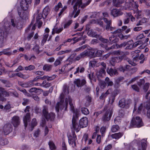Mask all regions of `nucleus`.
Segmentation results:
<instances>
[{"instance_id": "obj_1", "label": "nucleus", "mask_w": 150, "mask_h": 150, "mask_svg": "<svg viewBox=\"0 0 150 150\" xmlns=\"http://www.w3.org/2000/svg\"><path fill=\"white\" fill-rule=\"evenodd\" d=\"M67 91V90L66 89L64 91V93H62L61 94L60 97L61 100L57 103L55 107L56 110L57 112L59 111V109L60 110H62L64 108L65 110H66L69 103L70 107V110L74 113L72 119V125L71 129H73L76 132H78L82 128L81 126L80 125H79L76 122L77 120V115L79 114V110L76 109L75 111L74 107L72 103V99L69 96L67 97L65 99V102L63 101L62 99L64 98V94H65V92H66Z\"/></svg>"}, {"instance_id": "obj_2", "label": "nucleus", "mask_w": 150, "mask_h": 150, "mask_svg": "<svg viewBox=\"0 0 150 150\" xmlns=\"http://www.w3.org/2000/svg\"><path fill=\"white\" fill-rule=\"evenodd\" d=\"M145 110L143 109L142 104H135L134 108L133 111V117L132 120L131 124L135 127H140L143 125L142 119L139 117L135 116L137 114L140 113L142 111L143 113H145Z\"/></svg>"}, {"instance_id": "obj_3", "label": "nucleus", "mask_w": 150, "mask_h": 150, "mask_svg": "<svg viewBox=\"0 0 150 150\" xmlns=\"http://www.w3.org/2000/svg\"><path fill=\"white\" fill-rule=\"evenodd\" d=\"M99 39L100 40L104 43L103 44H102L101 45V46L105 48L107 50H109L110 49L113 48H118L120 47H125L126 46H127V47L128 48L131 49L132 48V44L133 43L132 40H131L127 42H125L122 43L120 45H117L115 44L113 45L112 47H108V46L109 45V44H108L107 45H106L105 44V43H106L108 42V40L104 39L102 38H100Z\"/></svg>"}, {"instance_id": "obj_4", "label": "nucleus", "mask_w": 150, "mask_h": 150, "mask_svg": "<svg viewBox=\"0 0 150 150\" xmlns=\"http://www.w3.org/2000/svg\"><path fill=\"white\" fill-rule=\"evenodd\" d=\"M91 1V0H88L86 3L82 4L81 0H73L72 2V4H75V5L74 6V10L72 13L71 17H73L74 16V18H75L79 15L80 10L79 9L77 10L78 6L79 7L80 6L81 8H83L89 4Z\"/></svg>"}, {"instance_id": "obj_5", "label": "nucleus", "mask_w": 150, "mask_h": 150, "mask_svg": "<svg viewBox=\"0 0 150 150\" xmlns=\"http://www.w3.org/2000/svg\"><path fill=\"white\" fill-rule=\"evenodd\" d=\"M21 6L22 9L18 11V14L21 18L23 20H26L28 18V12L26 11L28 7V3L26 0H23L20 4Z\"/></svg>"}, {"instance_id": "obj_6", "label": "nucleus", "mask_w": 150, "mask_h": 150, "mask_svg": "<svg viewBox=\"0 0 150 150\" xmlns=\"http://www.w3.org/2000/svg\"><path fill=\"white\" fill-rule=\"evenodd\" d=\"M47 108H44L43 110V114L45 118L47 120H52L55 117V115L53 113L48 114Z\"/></svg>"}, {"instance_id": "obj_7", "label": "nucleus", "mask_w": 150, "mask_h": 150, "mask_svg": "<svg viewBox=\"0 0 150 150\" xmlns=\"http://www.w3.org/2000/svg\"><path fill=\"white\" fill-rule=\"evenodd\" d=\"M145 97L146 99H149V101L146 103V108L147 110V115L150 118V91L147 93Z\"/></svg>"}, {"instance_id": "obj_8", "label": "nucleus", "mask_w": 150, "mask_h": 150, "mask_svg": "<svg viewBox=\"0 0 150 150\" xmlns=\"http://www.w3.org/2000/svg\"><path fill=\"white\" fill-rule=\"evenodd\" d=\"M113 113L112 109H109L107 110L105 113L103 117V119L105 121L109 120L112 116Z\"/></svg>"}, {"instance_id": "obj_9", "label": "nucleus", "mask_w": 150, "mask_h": 150, "mask_svg": "<svg viewBox=\"0 0 150 150\" xmlns=\"http://www.w3.org/2000/svg\"><path fill=\"white\" fill-rule=\"evenodd\" d=\"M10 94L5 91L3 88H0V101H3L6 100L4 97L8 96Z\"/></svg>"}, {"instance_id": "obj_10", "label": "nucleus", "mask_w": 150, "mask_h": 150, "mask_svg": "<svg viewBox=\"0 0 150 150\" xmlns=\"http://www.w3.org/2000/svg\"><path fill=\"white\" fill-rule=\"evenodd\" d=\"M88 120L87 118L86 117L82 118L79 121V125L82 128L86 127L88 125Z\"/></svg>"}, {"instance_id": "obj_11", "label": "nucleus", "mask_w": 150, "mask_h": 150, "mask_svg": "<svg viewBox=\"0 0 150 150\" xmlns=\"http://www.w3.org/2000/svg\"><path fill=\"white\" fill-rule=\"evenodd\" d=\"M3 130L5 135L8 134L12 130L11 125L9 124L4 125L3 127Z\"/></svg>"}, {"instance_id": "obj_12", "label": "nucleus", "mask_w": 150, "mask_h": 150, "mask_svg": "<svg viewBox=\"0 0 150 150\" xmlns=\"http://www.w3.org/2000/svg\"><path fill=\"white\" fill-rule=\"evenodd\" d=\"M50 32V30L48 28H46L45 29V33L43 35V39L42 41L41 44L42 45H44L46 41L49 36L48 33Z\"/></svg>"}, {"instance_id": "obj_13", "label": "nucleus", "mask_w": 150, "mask_h": 150, "mask_svg": "<svg viewBox=\"0 0 150 150\" xmlns=\"http://www.w3.org/2000/svg\"><path fill=\"white\" fill-rule=\"evenodd\" d=\"M123 13L119 9L113 8L111 11V14L114 17H117L121 15Z\"/></svg>"}, {"instance_id": "obj_14", "label": "nucleus", "mask_w": 150, "mask_h": 150, "mask_svg": "<svg viewBox=\"0 0 150 150\" xmlns=\"http://www.w3.org/2000/svg\"><path fill=\"white\" fill-rule=\"evenodd\" d=\"M113 84L112 82L110 81L109 78L107 77L105 79V81L104 83L103 82L101 83L100 86L102 88H103L105 87L106 86H112Z\"/></svg>"}, {"instance_id": "obj_15", "label": "nucleus", "mask_w": 150, "mask_h": 150, "mask_svg": "<svg viewBox=\"0 0 150 150\" xmlns=\"http://www.w3.org/2000/svg\"><path fill=\"white\" fill-rule=\"evenodd\" d=\"M123 59L122 56L112 57L110 61V64L112 66H114L116 62H119Z\"/></svg>"}, {"instance_id": "obj_16", "label": "nucleus", "mask_w": 150, "mask_h": 150, "mask_svg": "<svg viewBox=\"0 0 150 150\" xmlns=\"http://www.w3.org/2000/svg\"><path fill=\"white\" fill-rule=\"evenodd\" d=\"M146 140L142 139L141 141V144L138 146V150H146Z\"/></svg>"}, {"instance_id": "obj_17", "label": "nucleus", "mask_w": 150, "mask_h": 150, "mask_svg": "<svg viewBox=\"0 0 150 150\" xmlns=\"http://www.w3.org/2000/svg\"><path fill=\"white\" fill-rule=\"evenodd\" d=\"M12 123L14 127H16L18 126L20 123L19 117L17 116L13 117L12 120Z\"/></svg>"}, {"instance_id": "obj_18", "label": "nucleus", "mask_w": 150, "mask_h": 150, "mask_svg": "<svg viewBox=\"0 0 150 150\" xmlns=\"http://www.w3.org/2000/svg\"><path fill=\"white\" fill-rule=\"evenodd\" d=\"M126 5H127V6L125 7V9L131 7V6L137 9L138 6L137 3L136 2L134 1L133 0H132L131 2H130L129 4L127 3H126Z\"/></svg>"}, {"instance_id": "obj_19", "label": "nucleus", "mask_w": 150, "mask_h": 150, "mask_svg": "<svg viewBox=\"0 0 150 150\" xmlns=\"http://www.w3.org/2000/svg\"><path fill=\"white\" fill-rule=\"evenodd\" d=\"M74 83L77 87H80L84 85L86 83V82L84 79L80 80V79H78L75 80Z\"/></svg>"}, {"instance_id": "obj_20", "label": "nucleus", "mask_w": 150, "mask_h": 150, "mask_svg": "<svg viewBox=\"0 0 150 150\" xmlns=\"http://www.w3.org/2000/svg\"><path fill=\"white\" fill-rule=\"evenodd\" d=\"M84 52H87L86 56H89L90 57H95V49H88Z\"/></svg>"}, {"instance_id": "obj_21", "label": "nucleus", "mask_w": 150, "mask_h": 150, "mask_svg": "<svg viewBox=\"0 0 150 150\" xmlns=\"http://www.w3.org/2000/svg\"><path fill=\"white\" fill-rule=\"evenodd\" d=\"M42 17V14L40 13L36 17V23L38 24V28H40L42 24V21L40 20Z\"/></svg>"}, {"instance_id": "obj_22", "label": "nucleus", "mask_w": 150, "mask_h": 150, "mask_svg": "<svg viewBox=\"0 0 150 150\" xmlns=\"http://www.w3.org/2000/svg\"><path fill=\"white\" fill-rule=\"evenodd\" d=\"M30 114L27 112L26 115L23 118V121L25 127H26L27 125V122L29 121L30 120Z\"/></svg>"}, {"instance_id": "obj_23", "label": "nucleus", "mask_w": 150, "mask_h": 150, "mask_svg": "<svg viewBox=\"0 0 150 150\" xmlns=\"http://www.w3.org/2000/svg\"><path fill=\"white\" fill-rule=\"evenodd\" d=\"M19 18H15L14 19H11V25L13 27L17 28L19 23Z\"/></svg>"}, {"instance_id": "obj_24", "label": "nucleus", "mask_w": 150, "mask_h": 150, "mask_svg": "<svg viewBox=\"0 0 150 150\" xmlns=\"http://www.w3.org/2000/svg\"><path fill=\"white\" fill-rule=\"evenodd\" d=\"M107 73L111 76L117 74V71L116 69H108Z\"/></svg>"}, {"instance_id": "obj_25", "label": "nucleus", "mask_w": 150, "mask_h": 150, "mask_svg": "<svg viewBox=\"0 0 150 150\" xmlns=\"http://www.w3.org/2000/svg\"><path fill=\"white\" fill-rule=\"evenodd\" d=\"M139 57V55L138 54H136V56L134 55L133 56V58L134 59V61H132V60H129L128 61V62L129 64H130L132 66H135L136 65V62L137 60V58H138Z\"/></svg>"}, {"instance_id": "obj_26", "label": "nucleus", "mask_w": 150, "mask_h": 150, "mask_svg": "<svg viewBox=\"0 0 150 150\" xmlns=\"http://www.w3.org/2000/svg\"><path fill=\"white\" fill-rule=\"evenodd\" d=\"M87 34L90 37H96L97 38L98 37V35H97L96 33L91 29L89 30L88 31Z\"/></svg>"}, {"instance_id": "obj_27", "label": "nucleus", "mask_w": 150, "mask_h": 150, "mask_svg": "<svg viewBox=\"0 0 150 150\" xmlns=\"http://www.w3.org/2000/svg\"><path fill=\"white\" fill-rule=\"evenodd\" d=\"M63 30L62 28H57L56 26L52 29V34H54L55 33H58L61 32Z\"/></svg>"}, {"instance_id": "obj_28", "label": "nucleus", "mask_w": 150, "mask_h": 150, "mask_svg": "<svg viewBox=\"0 0 150 150\" xmlns=\"http://www.w3.org/2000/svg\"><path fill=\"white\" fill-rule=\"evenodd\" d=\"M123 134L122 133L120 132L115 133L112 135L111 137L112 138L118 139L121 137Z\"/></svg>"}, {"instance_id": "obj_29", "label": "nucleus", "mask_w": 150, "mask_h": 150, "mask_svg": "<svg viewBox=\"0 0 150 150\" xmlns=\"http://www.w3.org/2000/svg\"><path fill=\"white\" fill-rule=\"evenodd\" d=\"M103 20L104 22L106 23V29L107 30H108L110 28V30H112V28L110 27L111 22L110 21H108L107 19L106 18H103Z\"/></svg>"}, {"instance_id": "obj_30", "label": "nucleus", "mask_w": 150, "mask_h": 150, "mask_svg": "<svg viewBox=\"0 0 150 150\" xmlns=\"http://www.w3.org/2000/svg\"><path fill=\"white\" fill-rule=\"evenodd\" d=\"M109 40L110 41L112 42V44L117 42L118 40V39L116 36H115L114 35H113L109 38Z\"/></svg>"}, {"instance_id": "obj_31", "label": "nucleus", "mask_w": 150, "mask_h": 150, "mask_svg": "<svg viewBox=\"0 0 150 150\" xmlns=\"http://www.w3.org/2000/svg\"><path fill=\"white\" fill-rule=\"evenodd\" d=\"M29 92H35L37 94H39V93L38 92H41L42 91V90L40 89H37L35 88H32L29 90Z\"/></svg>"}, {"instance_id": "obj_32", "label": "nucleus", "mask_w": 150, "mask_h": 150, "mask_svg": "<svg viewBox=\"0 0 150 150\" xmlns=\"http://www.w3.org/2000/svg\"><path fill=\"white\" fill-rule=\"evenodd\" d=\"M86 53L87 52H83L81 53L78 56L76 57L75 59L77 61L79 60L82 58L85 57L86 56Z\"/></svg>"}, {"instance_id": "obj_33", "label": "nucleus", "mask_w": 150, "mask_h": 150, "mask_svg": "<svg viewBox=\"0 0 150 150\" xmlns=\"http://www.w3.org/2000/svg\"><path fill=\"white\" fill-rule=\"evenodd\" d=\"M111 92V89H109L105 93H103L100 96V99H103L105 98L107 96L108 94Z\"/></svg>"}, {"instance_id": "obj_34", "label": "nucleus", "mask_w": 150, "mask_h": 150, "mask_svg": "<svg viewBox=\"0 0 150 150\" xmlns=\"http://www.w3.org/2000/svg\"><path fill=\"white\" fill-rule=\"evenodd\" d=\"M116 94L114 95H112L109 98V102L111 104H112L114 102L115 97L118 94L117 91H116Z\"/></svg>"}, {"instance_id": "obj_35", "label": "nucleus", "mask_w": 150, "mask_h": 150, "mask_svg": "<svg viewBox=\"0 0 150 150\" xmlns=\"http://www.w3.org/2000/svg\"><path fill=\"white\" fill-rule=\"evenodd\" d=\"M125 105V100L124 99H122L119 101V105L121 108H124Z\"/></svg>"}, {"instance_id": "obj_36", "label": "nucleus", "mask_w": 150, "mask_h": 150, "mask_svg": "<svg viewBox=\"0 0 150 150\" xmlns=\"http://www.w3.org/2000/svg\"><path fill=\"white\" fill-rule=\"evenodd\" d=\"M64 57H59L58 58V59L56 60L54 63L55 66H57L60 64L61 63V61H62Z\"/></svg>"}, {"instance_id": "obj_37", "label": "nucleus", "mask_w": 150, "mask_h": 150, "mask_svg": "<svg viewBox=\"0 0 150 150\" xmlns=\"http://www.w3.org/2000/svg\"><path fill=\"white\" fill-rule=\"evenodd\" d=\"M122 0H113V3L116 6L119 7L120 6V4L122 3Z\"/></svg>"}, {"instance_id": "obj_38", "label": "nucleus", "mask_w": 150, "mask_h": 150, "mask_svg": "<svg viewBox=\"0 0 150 150\" xmlns=\"http://www.w3.org/2000/svg\"><path fill=\"white\" fill-rule=\"evenodd\" d=\"M68 142H69V141H75L77 139L76 135L73 134L72 136L71 135L68 136Z\"/></svg>"}, {"instance_id": "obj_39", "label": "nucleus", "mask_w": 150, "mask_h": 150, "mask_svg": "<svg viewBox=\"0 0 150 150\" xmlns=\"http://www.w3.org/2000/svg\"><path fill=\"white\" fill-rule=\"evenodd\" d=\"M49 7L48 6H46L43 10V14L46 17L48 15V13L50 11Z\"/></svg>"}, {"instance_id": "obj_40", "label": "nucleus", "mask_w": 150, "mask_h": 150, "mask_svg": "<svg viewBox=\"0 0 150 150\" xmlns=\"http://www.w3.org/2000/svg\"><path fill=\"white\" fill-rule=\"evenodd\" d=\"M84 71V68L82 67H79L76 69V71L74 72V74H75L79 72L80 73L83 72Z\"/></svg>"}, {"instance_id": "obj_41", "label": "nucleus", "mask_w": 150, "mask_h": 150, "mask_svg": "<svg viewBox=\"0 0 150 150\" xmlns=\"http://www.w3.org/2000/svg\"><path fill=\"white\" fill-rule=\"evenodd\" d=\"M52 67V66L51 65L46 64L44 66L43 69L46 71H49L51 69Z\"/></svg>"}, {"instance_id": "obj_42", "label": "nucleus", "mask_w": 150, "mask_h": 150, "mask_svg": "<svg viewBox=\"0 0 150 150\" xmlns=\"http://www.w3.org/2000/svg\"><path fill=\"white\" fill-rule=\"evenodd\" d=\"M50 149L51 150L55 149L56 146L54 143L52 141H50L48 143Z\"/></svg>"}, {"instance_id": "obj_43", "label": "nucleus", "mask_w": 150, "mask_h": 150, "mask_svg": "<svg viewBox=\"0 0 150 150\" xmlns=\"http://www.w3.org/2000/svg\"><path fill=\"white\" fill-rule=\"evenodd\" d=\"M9 50V49H6L4 50L2 52H0V55H2L3 54L7 55H10L12 54V53L11 52H7V51Z\"/></svg>"}, {"instance_id": "obj_44", "label": "nucleus", "mask_w": 150, "mask_h": 150, "mask_svg": "<svg viewBox=\"0 0 150 150\" xmlns=\"http://www.w3.org/2000/svg\"><path fill=\"white\" fill-rule=\"evenodd\" d=\"M103 51L95 49V57H99L101 55Z\"/></svg>"}, {"instance_id": "obj_45", "label": "nucleus", "mask_w": 150, "mask_h": 150, "mask_svg": "<svg viewBox=\"0 0 150 150\" xmlns=\"http://www.w3.org/2000/svg\"><path fill=\"white\" fill-rule=\"evenodd\" d=\"M105 69L103 68L101 69L97 73V74L98 76H102L103 74L105 75Z\"/></svg>"}, {"instance_id": "obj_46", "label": "nucleus", "mask_w": 150, "mask_h": 150, "mask_svg": "<svg viewBox=\"0 0 150 150\" xmlns=\"http://www.w3.org/2000/svg\"><path fill=\"white\" fill-rule=\"evenodd\" d=\"M81 111L85 115H87L89 113L88 110L86 108H82L81 109Z\"/></svg>"}, {"instance_id": "obj_47", "label": "nucleus", "mask_w": 150, "mask_h": 150, "mask_svg": "<svg viewBox=\"0 0 150 150\" xmlns=\"http://www.w3.org/2000/svg\"><path fill=\"white\" fill-rule=\"evenodd\" d=\"M37 124V122L36 119L35 118L33 119L31 123V131L33 129V127L36 125Z\"/></svg>"}, {"instance_id": "obj_48", "label": "nucleus", "mask_w": 150, "mask_h": 150, "mask_svg": "<svg viewBox=\"0 0 150 150\" xmlns=\"http://www.w3.org/2000/svg\"><path fill=\"white\" fill-rule=\"evenodd\" d=\"M148 21V20L145 18H143L141 21H140L139 23L137 24V25H142V23H145Z\"/></svg>"}, {"instance_id": "obj_49", "label": "nucleus", "mask_w": 150, "mask_h": 150, "mask_svg": "<svg viewBox=\"0 0 150 150\" xmlns=\"http://www.w3.org/2000/svg\"><path fill=\"white\" fill-rule=\"evenodd\" d=\"M119 129V127L117 125H114L112 128V131L113 132L117 131Z\"/></svg>"}, {"instance_id": "obj_50", "label": "nucleus", "mask_w": 150, "mask_h": 150, "mask_svg": "<svg viewBox=\"0 0 150 150\" xmlns=\"http://www.w3.org/2000/svg\"><path fill=\"white\" fill-rule=\"evenodd\" d=\"M96 62V61L94 59H93L92 60L90 61L89 63V65L90 67H92L94 66Z\"/></svg>"}, {"instance_id": "obj_51", "label": "nucleus", "mask_w": 150, "mask_h": 150, "mask_svg": "<svg viewBox=\"0 0 150 150\" xmlns=\"http://www.w3.org/2000/svg\"><path fill=\"white\" fill-rule=\"evenodd\" d=\"M99 129V128L98 127V126L96 127V132H95L93 133L92 136V138L93 139H94L95 138V137H96V136L97 134V133L98 132Z\"/></svg>"}, {"instance_id": "obj_52", "label": "nucleus", "mask_w": 150, "mask_h": 150, "mask_svg": "<svg viewBox=\"0 0 150 150\" xmlns=\"http://www.w3.org/2000/svg\"><path fill=\"white\" fill-rule=\"evenodd\" d=\"M62 3L60 2H59L57 5L55 7V10L56 11H57L59 8H62Z\"/></svg>"}, {"instance_id": "obj_53", "label": "nucleus", "mask_w": 150, "mask_h": 150, "mask_svg": "<svg viewBox=\"0 0 150 150\" xmlns=\"http://www.w3.org/2000/svg\"><path fill=\"white\" fill-rule=\"evenodd\" d=\"M111 2V1L110 0H107L105 2H103L100 4V6H103L105 5H108L109 3Z\"/></svg>"}, {"instance_id": "obj_54", "label": "nucleus", "mask_w": 150, "mask_h": 150, "mask_svg": "<svg viewBox=\"0 0 150 150\" xmlns=\"http://www.w3.org/2000/svg\"><path fill=\"white\" fill-rule=\"evenodd\" d=\"M35 68V67L34 66L30 65L28 67H25V69L26 70H31L34 69Z\"/></svg>"}, {"instance_id": "obj_55", "label": "nucleus", "mask_w": 150, "mask_h": 150, "mask_svg": "<svg viewBox=\"0 0 150 150\" xmlns=\"http://www.w3.org/2000/svg\"><path fill=\"white\" fill-rule=\"evenodd\" d=\"M55 77V75H53L52 76L49 77L48 76H43V78L45 79H47V80L50 81L54 79Z\"/></svg>"}, {"instance_id": "obj_56", "label": "nucleus", "mask_w": 150, "mask_h": 150, "mask_svg": "<svg viewBox=\"0 0 150 150\" xmlns=\"http://www.w3.org/2000/svg\"><path fill=\"white\" fill-rule=\"evenodd\" d=\"M121 118L120 116L117 117L114 120L115 122V124H118L120 122Z\"/></svg>"}, {"instance_id": "obj_57", "label": "nucleus", "mask_w": 150, "mask_h": 150, "mask_svg": "<svg viewBox=\"0 0 150 150\" xmlns=\"http://www.w3.org/2000/svg\"><path fill=\"white\" fill-rule=\"evenodd\" d=\"M132 88L134 90L137 91H139V89L138 87L137 86V85L135 84H134L132 85Z\"/></svg>"}, {"instance_id": "obj_58", "label": "nucleus", "mask_w": 150, "mask_h": 150, "mask_svg": "<svg viewBox=\"0 0 150 150\" xmlns=\"http://www.w3.org/2000/svg\"><path fill=\"white\" fill-rule=\"evenodd\" d=\"M16 75L20 77L21 78H23V79H25L26 78V76L25 75H24L22 74L21 73H17L16 74Z\"/></svg>"}, {"instance_id": "obj_59", "label": "nucleus", "mask_w": 150, "mask_h": 150, "mask_svg": "<svg viewBox=\"0 0 150 150\" xmlns=\"http://www.w3.org/2000/svg\"><path fill=\"white\" fill-rule=\"evenodd\" d=\"M67 6H64L62 8L60 12L58 14L59 16H60L63 12L64 11V10L67 8Z\"/></svg>"}, {"instance_id": "obj_60", "label": "nucleus", "mask_w": 150, "mask_h": 150, "mask_svg": "<svg viewBox=\"0 0 150 150\" xmlns=\"http://www.w3.org/2000/svg\"><path fill=\"white\" fill-rule=\"evenodd\" d=\"M145 81L144 79H142L140 80L138 82V84L139 86H141L142 84L144 83Z\"/></svg>"}, {"instance_id": "obj_61", "label": "nucleus", "mask_w": 150, "mask_h": 150, "mask_svg": "<svg viewBox=\"0 0 150 150\" xmlns=\"http://www.w3.org/2000/svg\"><path fill=\"white\" fill-rule=\"evenodd\" d=\"M72 23V21L70 20L67 23H66L64 26L65 28H67Z\"/></svg>"}, {"instance_id": "obj_62", "label": "nucleus", "mask_w": 150, "mask_h": 150, "mask_svg": "<svg viewBox=\"0 0 150 150\" xmlns=\"http://www.w3.org/2000/svg\"><path fill=\"white\" fill-rule=\"evenodd\" d=\"M140 42L139 41H137L136 42L134 43V44H132V47H137V46L138 45L140 44Z\"/></svg>"}, {"instance_id": "obj_63", "label": "nucleus", "mask_w": 150, "mask_h": 150, "mask_svg": "<svg viewBox=\"0 0 150 150\" xmlns=\"http://www.w3.org/2000/svg\"><path fill=\"white\" fill-rule=\"evenodd\" d=\"M149 83H146L144 86L143 89L145 91H146L149 88Z\"/></svg>"}, {"instance_id": "obj_64", "label": "nucleus", "mask_w": 150, "mask_h": 150, "mask_svg": "<svg viewBox=\"0 0 150 150\" xmlns=\"http://www.w3.org/2000/svg\"><path fill=\"white\" fill-rule=\"evenodd\" d=\"M88 135L87 134H84L83 135L82 140L83 141H84L85 142H86V141L88 140Z\"/></svg>"}]
</instances>
